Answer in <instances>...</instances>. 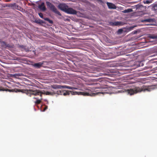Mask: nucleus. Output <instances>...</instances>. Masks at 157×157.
Masks as SVG:
<instances>
[{
	"label": "nucleus",
	"mask_w": 157,
	"mask_h": 157,
	"mask_svg": "<svg viewBox=\"0 0 157 157\" xmlns=\"http://www.w3.org/2000/svg\"><path fill=\"white\" fill-rule=\"evenodd\" d=\"M43 99L42 98V97H41V98H40V99H37L35 101V103L36 104H40L41 101V100H42Z\"/></svg>",
	"instance_id": "14"
},
{
	"label": "nucleus",
	"mask_w": 157,
	"mask_h": 157,
	"mask_svg": "<svg viewBox=\"0 0 157 157\" xmlns=\"http://www.w3.org/2000/svg\"><path fill=\"white\" fill-rule=\"evenodd\" d=\"M81 93H82V94L84 95H87V96H88V95H90V94L89 93H87V92H81Z\"/></svg>",
	"instance_id": "19"
},
{
	"label": "nucleus",
	"mask_w": 157,
	"mask_h": 157,
	"mask_svg": "<svg viewBox=\"0 0 157 157\" xmlns=\"http://www.w3.org/2000/svg\"><path fill=\"white\" fill-rule=\"evenodd\" d=\"M43 19L45 21H48V20L49 19L48 18H47V17H45V18L44 17Z\"/></svg>",
	"instance_id": "27"
},
{
	"label": "nucleus",
	"mask_w": 157,
	"mask_h": 157,
	"mask_svg": "<svg viewBox=\"0 0 157 157\" xmlns=\"http://www.w3.org/2000/svg\"><path fill=\"white\" fill-rule=\"evenodd\" d=\"M53 88L54 89H61L63 88V86H62L59 85H55L53 86Z\"/></svg>",
	"instance_id": "12"
},
{
	"label": "nucleus",
	"mask_w": 157,
	"mask_h": 157,
	"mask_svg": "<svg viewBox=\"0 0 157 157\" xmlns=\"http://www.w3.org/2000/svg\"><path fill=\"white\" fill-rule=\"evenodd\" d=\"M9 91L10 92H21L22 93H25L27 95L30 97H31L32 95L35 96L40 95V97H42V91L39 90H33L31 89H14L12 90H9L7 89L4 90L1 87V91Z\"/></svg>",
	"instance_id": "1"
},
{
	"label": "nucleus",
	"mask_w": 157,
	"mask_h": 157,
	"mask_svg": "<svg viewBox=\"0 0 157 157\" xmlns=\"http://www.w3.org/2000/svg\"><path fill=\"white\" fill-rule=\"evenodd\" d=\"M68 6L65 4L60 3L58 5V8L61 10L66 12Z\"/></svg>",
	"instance_id": "5"
},
{
	"label": "nucleus",
	"mask_w": 157,
	"mask_h": 157,
	"mask_svg": "<svg viewBox=\"0 0 157 157\" xmlns=\"http://www.w3.org/2000/svg\"><path fill=\"white\" fill-rule=\"evenodd\" d=\"M136 33V32H135V33Z\"/></svg>",
	"instance_id": "36"
},
{
	"label": "nucleus",
	"mask_w": 157,
	"mask_h": 157,
	"mask_svg": "<svg viewBox=\"0 0 157 157\" xmlns=\"http://www.w3.org/2000/svg\"><path fill=\"white\" fill-rule=\"evenodd\" d=\"M34 99H36L37 98H36L34 97Z\"/></svg>",
	"instance_id": "33"
},
{
	"label": "nucleus",
	"mask_w": 157,
	"mask_h": 157,
	"mask_svg": "<svg viewBox=\"0 0 157 157\" xmlns=\"http://www.w3.org/2000/svg\"><path fill=\"white\" fill-rule=\"evenodd\" d=\"M0 71H1V72H2V70H1V69Z\"/></svg>",
	"instance_id": "35"
},
{
	"label": "nucleus",
	"mask_w": 157,
	"mask_h": 157,
	"mask_svg": "<svg viewBox=\"0 0 157 157\" xmlns=\"http://www.w3.org/2000/svg\"><path fill=\"white\" fill-rule=\"evenodd\" d=\"M46 4L48 8L60 16L61 15V13L57 10L56 8L52 3L49 2H46Z\"/></svg>",
	"instance_id": "3"
},
{
	"label": "nucleus",
	"mask_w": 157,
	"mask_h": 157,
	"mask_svg": "<svg viewBox=\"0 0 157 157\" xmlns=\"http://www.w3.org/2000/svg\"><path fill=\"white\" fill-rule=\"evenodd\" d=\"M43 19L45 21H48V20L49 19L48 18H47V17H45V18L44 17Z\"/></svg>",
	"instance_id": "28"
},
{
	"label": "nucleus",
	"mask_w": 157,
	"mask_h": 157,
	"mask_svg": "<svg viewBox=\"0 0 157 157\" xmlns=\"http://www.w3.org/2000/svg\"><path fill=\"white\" fill-rule=\"evenodd\" d=\"M157 88V85H156L150 86L143 85L141 87H136L133 89H128L127 91L128 94L131 95L142 91L150 92Z\"/></svg>",
	"instance_id": "2"
},
{
	"label": "nucleus",
	"mask_w": 157,
	"mask_h": 157,
	"mask_svg": "<svg viewBox=\"0 0 157 157\" xmlns=\"http://www.w3.org/2000/svg\"><path fill=\"white\" fill-rule=\"evenodd\" d=\"M106 4L108 8L109 9H115L116 8L115 5L112 3L107 2Z\"/></svg>",
	"instance_id": "9"
},
{
	"label": "nucleus",
	"mask_w": 157,
	"mask_h": 157,
	"mask_svg": "<svg viewBox=\"0 0 157 157\" xmlns=\"http://www.w3.org/2000/svg\"><path fill=\"white\" fill-rule=\"evenodd\" d=\"M42 63L39 62L33 64L32 65L36 68H39L42 66Z\"/></svg>",
	"instance_id": "8"
},
{
	"label": "nucleus",
	"mask_w": 157,
	"mask_h": 157,
	"mask_svg": "<svg viewBox=\"0 0 157 157\" xmlns=\"http://www.w3.org/2000/svg\"><path fill=\"white\" fill-rule=\"evenodd\" d=\"M149 2L148 1H146V3H149Z\"/></svg>",
	"instance_id": "32"
},
{
	"label": "nucleus",
	"mask_w": 157,
	"mask_h": 157,
	"mask_svg": "<svg viewBox=\"0 0 157 157\" xmlns=\"http://www.w3.org/2000/svg\"><path fill=\"white\" fill-rule=\"evenodd\" d=\"M38 14H39V16L41 18H44L43 17V14H42V13H38Z\"/></svg>",
	"instance_id": "20"
},
{
	"label": "nucleus",
	"mask_w": 157,
	"mask_h": 157,
	"mask_svg": "<svg viewBox=\"0 0 157 157\" xmlns=\"http://www.w3.org/2000/svg\"><path fill=\"white\" fill-rule=\"evenodd\" d=\"M149 36L151 39H157V35H150Z\"/></svg>",
	"instance_id": "17"
},
{
	"label": "nucleus",
	"mask_w": 157,
	"mask_h": 157,
	"mask_svg": "<svg viewBox=\"0 0 157 157\" xmlns=\"http://www.w3.org/2000/svg\"><path fill=\"white\" fill-rule=\"evenodd\" d=\"M1 45L5 47H9L8 45L5 42L3 41H1Z\"/></svg>",
	"instance_id": "16"
},
{
	"label": "nucleus",
	"mask_w": 157,
	"mask_h": 157,
	"mask_svg": "<svg viewBox=\"0 0 157 157\" xmlns=\"http://www.w3.org/2000/svg\"><path fill=\"white\" fill-rule=\"evenodd\" d=\"M153 8L155 10H157V4L154 5Z\"/></svg>",
	"instance_id": "22"
},
{
	"label": "nucleus",
	"mask_w": 157,
	"mask_h": 157,
	"mask_svg": "<svg viewBox=\"0 0 157 157\" xmlns=\"http://www.w3.org/2000/svg\"><path fill=\"white\" fill-rule=\"evenodd\" d=\"M123 32V30L122 29H120L118 30V32L119 33H121Z\"/></svg>",
	"instance_id": "24"
},
{
	"label": "nucleus",
	"mask_w": 157,
	"mask_h": 157,
	"mask_svg": "<svg viewBox=\"0 0 157 157\" xmlns=\"http://www.w3.org/2000/svg\"><path fill=\"white\" fill-rule=\"evenodd\" d=\"M132 11V9H128L125 10L123 12L124 13H128Z\"/></svg>",
	"instance_id": "13"
},
{
	"label": "nucleus",
	"mask_w": 157,
	"mask_h": 157,
	"mask_svg": "<svg viewBox=\"0 0 157 157\" xmlns=\"http://www.w3.org/2000/svg\"><path fill=\"white\" fill-rule=\"evenodd\" d=\"M16 4L14 3V4H10L8 6L12 7L13 9H14V7H16Z\"/></svg>",
	"instance_id": "18"
},
{
	"label": "nucleus",
	"mask_w": 157,
	"mask_h": 157,
	"mask_svg": "<svg viewBox=\"0 0 157 157\" xmlns=\"http://www.w3.org/2000/svg\"><path fill=\"white\" fill-rule=\"evenodd\" d=\"M97 1H99L100 2H102V0H97Z\"/></svg>",
	"instance_id": "31"
},
{
	"label": "nucleus",
	"mask_w": 157,
	"mask_h": 157,
	"mask_svg": "<svg viewBox=\"0 0 157 157\" xmlns=\"http://www.w3.org/2000/svg\"><path fill=\"white\" fill-rule=\"evenodd\" d=\"M48 22H49V23H50V24H52L53 23V21L52 20H50V19H49L48 21Z\"/></svg>",
	"instance_id": "23"
},
{
	"label": "nucleus",
	"mask_w": 157,
	"mask_h": 157,
	"mask_svg": "<svg viewBox=\"0 0 157 157\" xmlns=\"http://www.w3.org/2000/svg\"><path fill=\"white\" fill-rule=\"evenodd\" d=\"M40 23H44V21L42 20H40Z\"/></svg>",
	"instance_id": "29"
},
{
	"label": "nucleus",
	"mask_w": 157,
	"mask_h": 157,
	"mask_svg": "<svg viewBox=\"0 0 157 157\" xmlns=\"http://www.w3.org/2000/svg\"><path fill=\"white\" fill-rule=\"evenodd\" d=\"M12 75L13 77H16L17 76H20L19 75V74H14L13 75Z\"/></svg>",
	"instance_id": "21"
},
{
	"label": "nucleus",
	"mask_w": 157,
	"mask_h": 157,
	"mask_svg": "<svg viewBox=\"0 0 157 157\" xmlns=\"http://www.w3.org/2000/svg\"><path fill=\"white\" fill-rule=\"evenodd\" d=\"M42 94H45L46 95H53V93L51 92H49L48 91L46 92L45 91L43 90L42 91Z\"/></svg>",
	"instance_id": "11"
},
{
	"label": "nucleus",
	"mask_w": 157,
	"mask_h": 157,
	"mask_svg": "<svg viewBox=\"0 0 157 157\" xmlns=\"http://www.w3.org/2000/svg\"><path fill=\"white\" fill-rule=\"evenodd\" d=\"M63 88H67L69 89H76L77 88L75 87H72L71 86H63Z\"/></svg>",
	"instance_id": "15"
},
{
	"label": "nucleus",
	"mask_w": 157,
	"mask_h": 157,
	"mask_svg": "<svg viewBox=\"0 0 157 157\" xmlns=\"http://www.w3.org/2000/svg\"><path fill=\"white\" fill-rule=\"evenodd\" d=\"M121 22L118 21H110L109 22V25L113 26L119 25H121Z\"/></svg>",
	"instance_id": "7"
},
{
	"label": "nucleus",
	"mask_w": 157,
	"mask_h": 157,
	"mask_svg": "<svg viewBox=\"0 0 157 157\" xmlns=\"http://www.w3.org/2000/svg\"><path fill=\"white\" fill-rule=\"evenodd\" d=\"M66 13L68 14H76L77 13V11L71 8H69L68 6Z\"/></svg>",
	"instance_id": "6"
},
{
	"label": "nucleus",
	"mask_w": 157,
	"mask_h": 157,
	"mask_svg": "<svg viewBox=\"0 0 157 157\" xmlns=\"http://www.w3.org/2000/svg\"><path fill=\"white\" fill-rule=\"evenodd\" d=\"M39 8L40 9L43 11H45L46 10V8L44 6V2H42L40 5L39 6Z\"/></svg>",
	"instance_id": "10"
},
{
	"label": "nucleus",
	"mask_w": 157,
	"mask_h": 157,
	"mask_svg": "<svg viewBox=\"0 0 157 157\" xmlns=\"http://www.w3.org/2000/svg\"><path fill=\"white\" fill-rule=\"evenodd\" d=\"M98 88L100 89V92H98V93L104 94H107L109 93V88L107 86H100L98 87Z\"/></svg>",
	"instance_id": "4"
},
{
	"label": "nucleus",
	"mask_w": 157,
	"mask_h": 157,
	"mask_svg": "<svg viewBox=\"0 0 157 157\" xmlns=\"http://www.w3.org/2000/svg\"><path fill=\"white\" fill-rule=\"evenodd\" d=\"M47 108V106L46 107H45V109H46Z\"/></svg>",
	"instance_id": "34"
},
{
	"label": "nucleus",
	"mask_w": 157,
	"mask_h": 157,
	"mask_svg": "<svg viewBox=\"0 0 157 157\" xmlns=\"http://www.w3.org/2000/svg\"><path fill=\"white\" fill-rule=\"evenodd\" d=\"M67 93H63V95H67Z\"/></svg>",
	"instance_id": "30"
},
{
	"label": "nucleus",
	"mask_w": 157,
	"mask_h": 157,
	"mask_svg": "<svg viewBox=\"0 0 157 157\" xmlns=\"http://www.w3.org/2000/svg\"><path fill=\"white\" fill-rule=\"evenodd\" d=\"M145 21L147 22H150L151 19H146L144 20Z\"/></svg>",
	"instance_id": "25"
},
{
	"label": "nucleus",
	"mask_w": 157,
	"mask_h": 157,
	"mask_svg": "<svg viewBox=\"0 0 157 157\" xmlns=\"http://www.w3.org/2000/svg\"><path fill=\"white\" fill-rule=\"evenodd\" d=\"M40 19L38 20H35V22L37 23H40Z\"/></svg>",
	"instance_id": "26"
}]
</instances>
